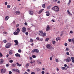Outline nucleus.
<instances>
[{"label":"nucleus","instance_id":"8fccbe9b","mask_svg":"<svg viewBox=\"0 0 74 74\" xmlns=\"http://www.w3.org/2000/svg\"><path fill=\"white\" fill-rule=\"evenodd\" d=\"M54 49L53 47H52V46H51L50 49Z\"/></svg>","mask_w":74,"mask_h":74},{"label":"nucleus","instance_id":"c85d7f7f","mask_svg":"<svg viewBox=\"0 0 74 74\" xmlns=\"http://www.w3.org/2000/svg\"><path fill=\"white\" fill-rule=\"evenodd\" d=\"M34 62H35L34 61H31L30 62V63L31 64H32V63H34Z\"/></svg>","mask_w":74,"mask_h":74},{"label":"nucleus","instance_id":"6e6552de","mask_svg":"<svg viewBox=\"0 0 74 74\" xmlns=\"http://www.w3.org/2000/svg\"><path fill=\"white\" fill-rule=\"evenodd\" d=\"M61 69L62 70H67V68L65 67H62Z\"/></svg>","mask_w":74,"mask_h":74},{"label":"nucleus","instance_id":"e2e57ef3","mask_svg":"<svg viewBox=\"0 0 74 74\" xmlns=\"http://www.w3.org/2000/svg\"><path fill=\"white\" fill-rule=\"evenodd\" d=\"M18 26H19V24H17L16 26V27H18Z\"/></svg>","mask_w":74,"mask_h":74},{"label":"nucleus","instance_id":"9b49d317","mask_svg":"<svg viewBox=\"0 0 74 74\" xmlns=\"http://www.w3.org/2000/svg\"><path fill=\"white\" fill-rule=\"evenodd\" d=\"M18 34L19 33H18V32H16V31H15L14 33H13L14 34V35H15V36L18 35Z\"/></svg>","mask_w":74,"mask_h":74},{"label":"nucleus","instance_id":"20e7f679","mask_svg":"<svg viewBox=\"0 0 74 74\" xmlns=\"http://www.w3.org/2000/svg\"><path fill=\"white\" fill-rule=\"evenodd\" d=\"M26 31V29L25 28V27H23L22 29V32L23 33H25Z\"/></svg>","mask_w":74,"mask_h":74},{"label":"nucleus","instance_id":"052dcab7","mask_svg":"<svg viewBox=\"0 0 74 74\" xmlns=\"http://www.w3.org/2000/svg\"><path fill=\"white\" fill-rule=\"evenodd\" d=\"M48 13L46 14V15L47 16H49L50 15Z\"/></svg>","mask_w":74,"mask_h":74},{"label":"nucleus","instance_id":"f8f14e48","mask_svg":"<svg viewBox=\"0 0 74 74\" xmlns=\"http://www.w3.org/2000/svg\"><path fill=\"white\" fill-rule=\"evenodd\" d=\"M9 18H10V17L9 16H6L5 18V20L6 21H7V20H8V19H9Z\"/></svg>","mask_w":74,"mask_h":74},{"label":"nucleus","instance_id":"de8ad7c7","mask_svg":"<svg viewBox=\"0 0 74 74\" xmlns=\"http://www.w3.org/2000/svg\"><path fill=\"white\" fill-rule=\"evenodd\" d=\"M3 34H7V33L6 32H4Z\"/></svg>","mask_w":74,"mask_h":74},{"label":"nucleus","instance_id":"dca6fc26","mask_svg":"<svg viewBox=\"0 0 74 74\" xmlns=\"http://www.w3.org/2000/svg\"><path fill=\"white\" fill-rule=\"evenodd\" d=\"M16 31L17 32H18V33H19V32H20V29H19V28H17Z\"/></svg>","mask_w":74,"mask_h":74},{"label":"nucleus","instance_id":"c03bdc74","mask_svg":"<svg viewBox=\"0 0 74 74\" xmlns=\"http://www.w3.org/2000/svg\"><path fill=\"white\" fill-rule=\"evenodd\" d=\"M7 8H10V5H8L7 6Z\"/></svg>","mask_w":74,"mask_h":74},{"label":"nucleus","instance_id":"aec40b11","mask_svg":"<svg viewBox=\"0 0 74 74\" xmlns=\"http://www.w3.org/2000/svg\"><path fill=\"white\" fill-rule=\"evenodd\" d=\"M67 12L68 14H69V15H71L72 14H71L70 13V12L69 10H67Z\"/></svg>","mask_w":74,"mask_h":74},{"label":"nucleus","instance_id":"f03ea898","mask_svg":"<svg viewBox=\"0 0 74 74\" xmlns=\"http://www.w3.org/2000/svg\"><path fill=\"white\" fill-rule=\"evenodd\" d=\"M51 45L49 44H48L46 45V47L47 48V49H51Z\"/></svg>","mask_w":74,"mask_h":74},{"label":"nucleus","instance_id":"13d9d810","mask_svg":"<svg viewBox=\"0 0 74 74\" xmlns=\"http://www.w3.org/2000/svg\"><path fill=\"white\" fill-rule=\"evenodd\" d=\"M35 52V49H34L32 50V52L34 53Z\"/></svg>","mask_w":74,"mask_h":74},{"label":"nucleus","instance_id":"cd10ccee","mask_svg":"<svg viewBox=\"0 0 74 74\" xmlns=\"http://www.w3.org/2000/svg\"><path fill=\"white\" fill-rule=\"evenodd\" d=\"M52 42L53 44H54V45L56 43V42H55V41H53Z\"/></svg>","mask_w":74,"mask_h":74},{"label":"nucleus","instance_id":"72a5a7b5","mask_svg":"<svg viewBox=\"0 0 74 74\" xmlns=\"http://www.w3.org/2000/svg\"><path fill=\"white\" fill-rule=\"evenodd\" d=\"M16 72H18V73H19V70L18 69H16Z\"/></svg>","mask_w":74,"mask_h":74},{"label":"nucleus","instance_id":"6ab92c4d","mask_svg":"<svg viewBox=\"0 0 74 74\" xmlns=\"http://www.w3.org/2000/svg\"><path fill=\"white\" fill-rule=\"evenodd\" d=\"M12 51L11 50H10L9 51L10 55H12Z\"/></svg>","mask_w":74,"mask_h":74},{"label":"nucleus","instance_id":"ddd939ff","mask_svg":"<svg viewBox=\"0 0 74 74\" xmlns=\"http://www.w3.org/2000/svg\"><path fill=\"white\" fill-rule=\"evenodd\" d=\"M16 64V65L17 66H18V67H21V66H22V64H20L18 62H17Z\"/></svg>","mask_w":74,"mask_h":74},{"label":"nucleus","instance_id":"69168bd1","mask_svg":"<svg viewBox=\"0 0 74 74\" xmlns=\"http://www.w3.org/2000/svg\"><path fill=\"white\" fill-rule=\"evenodd\" d=\"M37 71H40V69H39V68H37Z\"/></svg>","mask_w":74,"mask_h":74},{"label":"nucleus","instance_id":"a18cd8bd","mask_svg":"<svg viewBox=\"0 0 74 74\" xmlns=\"http://www.w3.org/2000/svg\"><path fill=\"white\" fill-rule=\"evenodd\" d=\"M66 54L67 55H70V53H69V52H67Z\"/></svg>","mask_w":74,"mask_h":74},{"label":"nucleus","instance_id":"ea45409f","mask_svg":"<svg viewBox=\"0 0 74 74\" xmlns=\"http://www.w3.org/2000/svg\"><path fill=\"white\" fill-rule=\"evenodd\" d=\"M36 39L37 40H40V38L38 37H37Z\"/></svg>","mask_w":74,"mask_h":74},{"label":"nucleus","instance_id":"4c0bfd02","mask_svg":"<svg viewBox=\"0 0 74 74\" xmlns=\"http://www.w3.org/2000/svg\"><path fill=\"white\" fill-rule=\"evenodd\" d=\"M60 1H57V3L58 4H60Z\"/></svg>","mask_w":74,"mask_h":74},{"label":"nucleus","instance_id":"c9c22d12","mask_svg":"<svg viewBox=\"0 0 74 74\" xmlns=\"http://www.w3.org/2000/svg\"><path fill=\"white\" fill-rule=\"evenodd\" d=\"M29 66V64L27 63L26 64L25 66L26 67H27V66Z\"/></svg>","mask_w":74,"mask_h":74},{"label":"nucleus","instance_id":"4d7b16f0","mask_svg":"<svg viewBox=\"0 0 74 74\" xmlns=\"http://www.w3.org/2000/svg\"><path fill=\"white\" fill-rule=\"evenodd\" d=\"M8 4V3L7 2H5V5H7V4Z\"/></svg>","mask_w":74,"mask_h":74},{"label":"nucleus","instance_id":"c756f323","mask_svg":"<svg viewBox=\"0 0 74 74\" xmlns=\"http://www.w3.org/2000/svg\"><path fill=\"white\" fill-rule=\"evenodd\" d=\"M3 57V55H2V54H1V53L0 52V58Z\"/></svg>","mask_w":74,"mask_h":74},{"label":"nucleus","instance_id":"37998d69","mask_svg":"<svg viewBox=\"0 0 74 74\" xmlns=\"http://www.w3.org/2000/svg\"><path fill=\"white\" fill-rule=\"evenodd\" d=\"M38 64H41V62L40 61H38Z\"/></svg>","mask_w":74,"mask_h":74},{"label":"nucleus","instance_id":"a19ab883","mask_svg":"<svg viewBox=\"0 0 74 74\" xmlns=\"http://www.w3.org/2000/svg\"><path fill=\"white\" fill-rule=\"evenodd\" d=\"M43 39L42 38H41L39 39V41H43Z\"/></svg>","mask_w":74,"mask_h":74},{"label":"nucleus","instance_id":"e433bc0d","mask_svg":"<svg viewBox=\"0 0 74 74\" xmlns=\"http://www.w3.org/2000/svg\"><path fill=\"white\" fill-rule=\"evenodd\" d=\"M3 42L4 43H6L7 42V40H3Z\"/></svg>","mask_w":74,"mask_h":74},{"label":"nucleus","instance_id":"473e14b6","mask_svg":"<svg viewBox=\"0 0 74 74\" xmlns=\"http://www.w3.org/2000/svg\"><path fill=\"white\" fill-rule=\"evenodd\" d=\"M55 60L56 62H59V60L58 59L56 58Z\"/></svg>","mask_w":74,"mask_h":74},{"label":"nucleus","instance_id":"6e6d98bb","mask_svg":"<svg viewBox=\"0 0 74 74\" xmlns=\"http://www.w3.org/2000/svg\"><path fill=\"white\" fill-rule=\"evenodd\" d=\"M21 51H22V50H21V49H19L18 50V51L19 52H21Z\"/></svg>","mask_w":74,"mask_h":74},{"label":"nucleus","instance_id":"1a4fd4ad","mask_svg":"<svg viewBox=\"0 0 74 74\" xmlns=\"http://www.w3.org/2000/svg\"><path fill=\"white\" fill-rule=\"evenodd\" d=\"M15 56L16 57H21V55L18 53H17L15 54Z\"/></svg>","mask_w":74,"mask_h":74},{"label":"nucleus","instance_id":"f3484780","mask_svg":"<svg viewBox=\"0 0 74 74\" xmlns=\"http://www.w3.org/2000/svg\"><path fill=\"white\" fill-rule=\"evenodd\" d=\"M43 10H44V9H42L40 10L39 12V14H41V12H42V11H43Z\"/></svg>","mask_w":74,"mask_h":74},{"label":"nucleus","instance_id":"7ed1b4c3","mask_svg":"<svg viewBox=\"0 0 74 74\" xmlns=\"http://www.w3.org/2000/svg\"><path fill=\"white\" fill-rule=\"evenodd\" d=\"M11 45V44L8 43L6 45L5 47L6 48H10V47Z\"/></svg>","mask_w":74,"mask_h":74},{"label":"nucleus","instance_id":"680f3d73","mask_svg":"<svg viewBox=\"0 0 74 74\" xmlns=\"http://www.w3.org/2000/svg\"><path fill=\"white\" fill-rule=\"evenodd\" d=\"M74 58L73 57H71V59L72 60H74Z\"/></svg>","mask_w":74,"mask_h":74},{"label":"nucleus","instance_id":"9d476101","mask_svg":"<svg viewBox=\"0 0 74 74\" xmlns=\"http://www.w3.org/2000/svg\"><path fill=\"white\" fill-rule=\"evenodd\" d=\"M2 73H4L5 72V69H3L1 70Z\"/></svg>","mask_w":74,"mask_h":74},{"label":"nucleus","instance_id":"0eeeda50","mask_svg":"<svg viewBox=\"0 0 74 74\" xmlns=\"http://www.w3.org/2000/svg\"><path fill=\"white\" fill-rule=\"evenodd\" d=\"M50 29V27H49V26L47 25V28L46 29V31H48Z\"/></svg>","mask_w":74,"mask_h":74},{"label":"nucleus","instance_id":"f704fd0d","mask_svg":"<svg viewBox=\"0 0 74 74\" xmlns=\"http://www.w3.org/2000/svg\"><path fill=\"white\" fill-rule=\"evenodd\" d=\"M60 37H58L56 38V40L58 41L59 40H60Z\"/></svg>","mask_w":74,"mask_h":74},{"label":"nucleus","instance_id":"a878e982","mask_svg":"<svg viewBox=\"0 0 74 74\" xmlns=\"http://www.w3.org/2000/svg\"><path fill=\"white\" fill-rule=\"evenodd\" d=\"M71 1H70V0H69V2L68 3V5H70V3H71Z\"/></svg>","mask_w":74,"mask_h":74},{"label":"nucleus","instance_id":"2eb2a0df","mask_svg":"<svg viewBox=\"0 0 74 74\" xmlns=\"http://www.w3.org/2000/svg\"><path fill=\"white\" fill-rule=\"evenodd\" d=\"M51 5H49V6H48L47 7V10H49V9H50V8H51Z\"/></svg>","mask_w":74,"mask_h":74},{"label":"nucleus","instance_id":"a211bd4d","mask_svg":"<svg viewBox=\"0 0 74 74\" xmlns=\"http://www.w3.org/2000/svg\"><path fill=\"white\" fill-rule=\"evenodd\" d=\"M3 62H4V61L3 60L1 59V62H0L1 64H2V63H3Z\"/></svg>","mask_w":74,"mask_h":74},{"label":"nucleus","instance_id":"4be33fe9","mask_svg":"<svg viewBox=\"0 0 74 74\" xmlns=\"http://www.w3.org/2000/svg\"><path fill=\"white\" fill-rule=\"evenodd\" d=\"M12 65L13 67H15V66H16V64H12Z\"/></svg>","mask_w":74,"mask_h":74},{"label":"nucleus","instance_id":"412c9836","mask_svg":"<svg viewBox=\"0 0 74 74\" xmlns=\"http://www.w3.org/2000/svg\"><path fill=\"white\" fill-rule=\"evenodd\" d=\"M35 52L37 53H38V52L39 51L37 49H35Z\"/></svg>","mask_w":74,"mask_h":74},{"label":"nucleus","instance_id":"603ef678","mask_svg":"<svg viewBox=\"0 0 74 74\" xmlns=\"http://www.w3.org/2000/svg\"><path fill=\"white\" fill-rule=\"evenodd\" d=\"M30 41L31 42H33V40H32L31 39H30Z\"/></svg>","mask_w":74,"mask_h":74},{"label":"nucleus","instance_id":"bb28decb","mask_svg":"<svg viewBox=\"0 0 74 74\" xmlns=\"http://www.w3.org/2000/svg\"><path fill=\"white\" fill-rule=\"evenodd\" d=\"M32 57L33 58H36V56L34 55H33L32 56Z\"/></svg>","mask_w":74,"mask_h":74},{"label":"nucleus","instance_id":"774afa93","mask_svg":"<svg viewBox=\"0 0 74 74\" xmlns=\"http://www.w3.org/2000/svg\"><path fill=\"white\" fill-rule=\"evenodd\" d=\"M31 74H36V73L34 72H32L31 73Z\"/></svg>","mask_w":74,"mask_h":74},{"label":"nucleus","instance_id":"f257e3e1","mask_svg":"<svg viewBox=\"0 0 74 74\" xmlns=\"http://www.w3.org/2000/svg\"><path fill=\"white\" fill-rule=\"evenodd\" d=\"M52 10L55 12H58L59 11V8L58 6H55L53 7L52 8Z\"/></svg>","mask_w":74,"mask_h":74},{"label":"nucleus","instance_id":"5fc2aeb1","mask_svg":"<svg viewBox=\"0 0 74 74\" xmlns=\"http://www.w3.org/2000/svg\"><path fill=\"white\" fill-rule=\"evenodd\" d=\"M41 73L42 74H45V72L44 71H43Z\"/></svg>","mask_w":74,"mask_h":74},{"label":"nucleus","instance_id":"5701e85b","mask_svg":"<svg viewBox=\"0 0 74 74\" xmlns=\"http://www.w3.org/2000/svg\"><path fill=\"white\" fill-rule=\"evenodd\" d=\"M42 36H43V37H45V36H46V33H43L42 34Z\"/></svg>","mask_w":74,"mask_h":74},{"label":"nucleus","instance_id":"49530a36","mask_svg":"<svg viewBox=\"0 0 74 74\" xmlns=\"http://www.w3.org/2000/svg\"><path fill=\"white\" fill-rule=\"evenodd\" d=\"M66 51H69V49L67 47L66 49Z\"/></svg>","mask_w":74,"mask_h":74},{"label":"nucleus","instance_id":"2f4dec72","mask_svg":"<svg viewBox=\"0 0 74 74\" xmlns=\"http://www.w3.org/2000/svg\"><path fill=\"white\" fill-rule=\"evenodd\" d=\"M42 7L43 8H45V4H43L42 5Z\"/></svg>","mask_w":74,"mask_h":74},{"label":"nucleus","instance_id":"09e8293b","mask_svg":"<svg viewBox=\"0 0 74 74\" xmlns=\"http://www.w3.org/2000/svg\"><path fill=\"white\" fill-rule=\"evenodd\" d=\"M16 14H18V13H19V11H17L16 12H15Z\"/></svg>","mask_w":74,"mask_h":74},{"label":"nucleus","instance_id":"bf43d9fd","mask_svg":"<svg viewBox=\"0 0 74 74\" xmlns=\"http://www.w3.org/2000/svg\"><path fill=\"white\" fill-rule=\"evenodd\" d=\"M64 45L65 46H67V43H65L64 44Z\"/></svg>","mask_w":74,"mask_h":74},{"label":"nucleus","instance_id":"4468645a","mask_svg":"<svg viewBox=\"0 0 74 74\" xmlns=\"http://www.w3.org/2000/svg\"><path fill=\"white\" fill-rule=\"evenodd\" d=\"M29 14L30 15H33V12L32 11H31L29 12Z\"/></svg>","mask_w":74,"mask_h":74},{"label":"nucleus","instance_id":"58836bf2","mask_svg":"<svg viewBox=\"0 0 74 74\" xmlns=\"http://www.w3.org/2000/svg\"><path fill=\"white\" fill-rule=\"evenodd\" d=\"M25 34L26 35H28L29 34V32H25Z\"/></svg>","mask_w":74,"mask_h":74},{"label":"nucleus","instance_id":"423d86ee","mask_svg":"<svg viewBox=\"0 0 74 74\" xmlns=\"http://www.w3.org/2000/svg\"><path fill=\"white\" fill-rule=\"evenodd\" d=\"M14 42L15 43V44H14V45H18V44H19V42H18V41L17 40H14Z\"/></svg>","mask_w":74,"mask_h":74},{"label":"nucleus","instance_id":"393cba45","mask_svg":"<svg viewBox=\"0 0 74 74\" xmlns=\"http://www.w3.org/2000/svg\"><path fill=\"white\" fill-rule=\"evenodd\" d=\"M71 1H70V0H69V2L68 3V5H70V3H71Z\"/></svg>","mask_w":74,"mask_h":74},{"label":"nucleus","instance_id":"b1692460","mask_svg":"<svg viewBox=\"0 0 74 74\" xmlns=\"http://www.w3.org/2000/svg\"><path fill=\"white\" fill-rule=\"evenodd\" d=\"M49 40V38H48L46 39L45 41H48V40Z\"/></svg>","mask_w":74,"mask_h":74},{"label":"nucleus","instance_id":"79ce46f5","mask_svg":"<svg viewBox=\"0 0 74 74\" xmlns=\"http://www.w3.org/2000/svg\"><path fill=\"white\" fill-rule=\"evenodd\" d=\"M72 42H74V38H73L72 39Z\"/></svg>","mask_w":74,"mask_h":74},{"label":"nucleus","instance_id":"7c9ffc66","mask_svg":"<svg viewBox=\"0 0 74 74\" xmlns=\"http://www.w3.org/2000/svg\"><path fill=\"white\" fill-rule=\"evenodd\" d=\"M9 62H10L11 63L13 62V60H10L9 61Z\"/></svg>","mask_w":74,"mask_h":74},{"label":"nucleus","instance_id":"864d4df0","mask_svg":"<svg viewBox=\"0 0 74 74\" xmlns=\"http://www.w3.org/2000/svg\"><path fill=\"white\" fill-rule=\"evenodd\" d=\"M24 24L25 26H27V23L25 22L24 23Z\"/></svg>","mask_w":74,"mask_h":74},{"label":"nucleus","instance_id":"0e129e2a","mask_svg":"<svg viewBox=\"0 0 74 74\" xmlns=\"http://www.w3.org/2000/svg\"><path fill=\"white\" fill-rule=\"evenodd\" d=\"M13 71H16V69H13Z\"/></svg>","mask_w":74,"mask_h":74},{"label":"nucleus","instance_id":"3c124183","mask_svg":"<svg viewBox=\"0 0 74 74\" xmlns=\"http://www.w3.org/2000/svg\"><path fill=\"white\" fill-rule=\"evenodd\" d=\"M39 32L40 33H41V34H42V31H39Z\"/></svg>","mask_w":74,"mask_h":74},{"label":"nucleus","instance_id":"39448f33","mask_svg":"<svg viewBox=\"0 0 74 74\" xmlns=\"http://www.w3.org/2000/svg\"><path fill=\"white\" fill-rule=\"evenodd\" d=\"M66 61L67 62H69L71 61V58L70 57H68L66 59Z\"/></svg>","mask_w":74,"mask_h":74},{"label":"nucleus","instance_id":"338daca9","mask_svg":"<svg viewBox=\"0 0 74 74\" xmlns=\"http://www.w3.org/2000/svg\"><path fill=\"white\" fill-rule=\"evenodd\" d=\"M70 33L72 34L73 33V31H71L70 32Z\"/></svg>","mask_w":74,"mask_h":74}]
</instances>
